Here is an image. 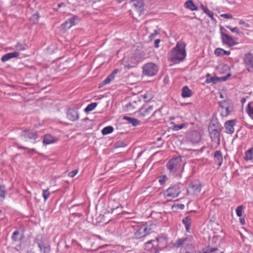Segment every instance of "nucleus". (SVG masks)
Segmentation results:
<instances>
[{"mask_svg":"<svg viewBox=\"0 0 253 253\" xmlns=\"http://www.w3.org/2000/svg\"><path fill=\"white\" fill-rule=\"evenodd\" d=\"M113 80H114V77L112 75H109L99 84V88L102 87L105 84H109Z\"/></svg>","mask_w":253,"mask_h":253,"instance_id":"obj_28","label":"nucleus"},{"mask_svg":"<svg viewBox=\"0 0 253 253\" xmlns=\"http://www.w3.org/2000/svg\"><path fill=\"white\" fill-rule=\"evenodd\" d=\"M153 109V106L152 105H149L146 108H141L139 110V115L143 117L147 116L150 114V113L152 111Z\"/></svg>","mask_w":253,"mask_h":253,"instance_id":"obj_18","label":"nucleus"},{"mask_svg":"<svg viewBox=\"0 0 253 253\" xmlns=\"http://www.w3.org/2000/svg\"><path fill=\"white\" fill-rule=\"evenodd\" d=\"M192 134V136H195V138L192 140V141L193 142H197L200 140V136L199 134L197 132L195 131V132H193Z\"/></svg>","mask_w":253,"mask_h":253,"instance_id":"obj_43","label":"nucleus"},{"mask_svg":"<svg viewBox=\"0 0 253 253\" xmlns=\"http://www.w3.org/2000/svg\"><path fill=\"white\" fill-rule=\"evenodd\" d=\"M221 129L214 128L209 130L211 141L213 142L220 144Z\"/></svg>","mask_w":253,"mask_h":253,"instance_id":"obj_10","label":"nucleus"},{"mask_svg":"<svg viewBox=\"0 0 253 253\" xmlns=\"http://www.w3.org/2000/svg\"><path fill=\"white\" fill-rule=\"evenodd\" d=\"M245 125L249 128H250V129H252L253 128V126L252 125L248 124L247 123L245 124Z\"/></svg>","mask_w":253,"mask_h":253,"instance_id":"obj_63","label":"nucleus"},{"mask_svg":"<svg viewBox=\"0 0 253 253\" xmlns=\"http://www.w3.org/2000/svg\"><path fill=\"white\" fill-rule=\"evenodd\" d=\"M218 251V249L217 248H211L208 247L207 251H204V250H203V252H200L198 253H212Z\"/></svg>","mask_w":253,"mask_h":253,"instance_id":"obj_38","label":"nucleus"},{"mask_svg":"<svg viewBox=\"0 0 253 253\" xmlns=\"http://www.w3.org/2000/svg\"><path fill=\"white\" fill-rule=\"evenodd\" d=\"M182 222L185 226L186 232L190 233V228L191 224V217L189 216L185 217L182 219Z\"/></svg>","mask_w":253,"mask_h":253,"instance_id":"obj_19","label":"nucleus"},{"mask_svg":"<svg viewBox=\"0 0 253 253\" xmlns=\"http://www.w3.org/2000/svg\"><path fill=\"white\" fill-rule=\"evenodd\" d=\"M160 42V39H157L155 41L154 44L155 47L158 48L159 47V42Z\"/></svg>","mask_w":253,"mask_h":253,"instance_id":"obj_57","label":"nucleus"},{"mask_svg":"<svg viewBox=\"0 0 253 253\" xmlns=\"http://www.w3.org/2000/svg\"><path fill=\"white\" fill-rule=\"evenodd\" d=\"M245 160H252L253 159V148H251L248 150L245 154L244 157Z\"/></svg>","mask_w":253,"mask_h":253,"instance_id":"obj_29","label":"nucleus"},{"mask_svg":"<svg viewBox=\"0 0 253 253\" xmlns=\"http://www.w3.org/2000/svg\"><path fill=\"white\" fill-rule=\"evenodd\" d=\"M221 17H223L226 19H231L232 18V15L229 13L222 14L220 15Z\"/></svg>","mask_w":253,"mask_h":253,"instance_id":"obj_51","label":"nucleus"},{"mask_svg":"<svg viewBox=\"0 0 253 253\" xmlns=\"http://www.w3.org/2000/svg\"><path fill=\"white\" fill-rule=\"evenodd\" d=\"M172 124H173V126H172V129L174 131H178L183 128L186 126V124L184 123H182L180 125H176L174 123H172Z\"/></svg>","mask_w":253,"mask_h":253,"instance_id":"obj_36","label":"nucleus"},{"mask_svg":"<svg viewBox=\"0 0 253 253\" xmlns=\"http://www.w3.org/2000/svg\"><path fill=\"white\" fill-rule=\"evenodd\" d=\"M217 128V129H221V127L219 126L218 123H212L211 126L209 127L208 130H210L212 129Z\"/></svg>","mask_w":253,"mask_h":253,"instance_id":"obj_45","label":"nucleus"},{"mask_svg":"<svg viewBox=\"0 0 253 253\" xmlns=\"http://www.w3.org/2000/svg\"><path fill=\"white\" fill-rule=\"evenodd\" d=\"M230 76H231V74L229 73L225 76H223L221 77H218V79H219V82H221V81H223V82L226 81Z\"/></svg>","mask_w":253,"mask_h":253,"instance_id":"obj_49","label":"nucleus"},{"mask_svg":"<svg viewBox=\"0 0 253 253\" xmlns=\"http://www.w3.org/2000/svg\"><path fill=\"white\" fill-rule=\"evenodd\" d=\"M114 130V128L112 126H107L104 127L102 130L101 132L103 135H107L108 134L112 133Z\"/></svg>","mask_w":253,"mask_h":253,"instance_id":"obj_30","label":"nucleus"},{"mask_svg":"<svg viewBox=\"0 0 253 253\" xmlns=\"http://www.w3.org/2000/svg\"><path fill=\"white\" fill-rule=\"evenodd\" d=\"M192 95V92L187 86H184L182 89L181 96L183 98L190 97Z\"/></svg>","mask_w":253,"mask_h":253,"instance_id":"obj_21","label":"nucleus"},{"mask_svg":"<svg viewBox=\"0 0 253 253\" xmlns=\"http://www.w3.org/2000/svg\"><path fill=\"white\" fill-rule=\"evenodd\" d=\"M34 242L38 245L41 253H50V247L49 241L42 234H38L35 239Z\"/></svg>","mask_w":253,"mask_h":253,"instance_id":"obj_3","label":"nucleus"},{"mask_svg":"<svg viewBox=\"0 0 253 253\" xmlns=\"http://www.w3.org/2000/svg\"><path fill=\"white\" fill-rule=\"evenodd\" d=\"M123 119L127 121L129 124H131L134 126H137L140 124L139 121L134 118L124 116Z\"/></svg>","mask_w":253,"mask_h":253,"instance_id":"obj_24","label":"nucleus"},{"mask_svg":"<svg viewBox=\"0 0 253 253\" xmlns=\"http://www.w3.org/2000/svg\"><path fill=\"white\" fill-rule=\"evenodd\" d=\"M201 8L204 11V12L206 13L209 17L211 18V20L213 21H215V19L213 17V12L209 10V9L207 7H205L203 5H201Z\"/></svg>","mask_w":253,"mask_h":253,"instance_id":"obj_27","label":"nucleus"},{"mask_svg":"<svg viewBox=\"0 0 253 253\" xmlns=\"http://www.w3.org/2000/svg\"><path fill=\"white\" fill-rule=\"evenodd\" d=\"M141 229L143 230L142 232L143 233H146V235L149 234V231L150 230V229H148L146 227L142 226L140 227Z\"/></svg>","mask_w":253,"mask_h":253,"instance_id":"obj_53","label":"nucleus"},{"mask_svg":"<svg viewBox=\"0 0 253 253\" xmlns=\"http://www.w3.org/2000/svg\"><path fill=\"white\" fill-rule=\"evenodd\" d=\"M245 67L249 72H253V55L250 52L245 54L243 58Z\"/></svg>","mask_w":253,"mask_h":253,"instance_id":"obj_8","label":"nucleus"},{"mask_svg":"<svg viewBox=\"0 0 253 253\" xmlns=\"http://www.w3.org/2000/svg\"><path fill=\"white\" fill-rule=\"evenodd\" d=\"M97 105V103L93 102L88 104L84 109V111L86 113H88L92 111Z\"/></svg>","mask_w":253,"mask_h":253,"instance_id":"obj_31","label":"nucleus"},{"mask_svg":"<svg viewBox=\"0 0 253 253\" xmlns=\"http://www.w3.org/2000/svg\"><path fill=\"white\" fill-rule=\"evenodd\" d=\"M160 33V30H155L153 33H152L149 36V39L150 40H152L155 37V36Z\"/></svg>","mask_w":253,"mask_h":253,"instance_id":"obj_47","label":"nucleus"},{"mask_svg":"<svg viewBox=\"0 0 253 253\" xmlns=\"http://www.w3.org/2000/svg\"><path fill=\"white\" fill-rule=\"evenodd\" d=\"M78 170L77 169H75L74 170L70 171L68 175H69V176H70L71 177H73L77 174V173H78Z\"/></svg>","mask_w":253,"mask_h":253,"instance_id":"obj_52","label":"nucleus"},{"mask_svg":"<svg viewBox=\"0 0 253 253\" xmlns=\"http://www.w3.org/2000/svg\"><path fill=\"white\" fill-rule=\"evenodd\" d=\"M142 68L143 74L147 76H153L155 75L158 70L156 65L152 62L144 64Z\"/></svg>","mask_w":253,"mask_h":253,"instance_id":"obj_5","label":"nucleus"},{"mask_svg":"<svg viewBox=\"0 0 253 253\" xmlns=\"http://www.w3.org/2000/svg\"><path fill=\"white\" fill-rule=\"evenodd\" d=\"M40 17L39 14L38 13L34 14L30 18V20L34 24H36L38 23L39 21V18Z\"/></svg>","mask_w":253,"mask_h":253,"instance_id":"obj_39","label":"nucleus"},{"mask_svg":"<svg viewBox=\"0 0 253 253\" xmlns=\"http://www.w3.org/2000/svg\"><path fill=\"white\" fill-rule=\"evenodd\" d=\"M239 24H240V25H244V26H245V27H247V28H248V27H250V25H249V24L246 23V22H245L244 21H243V20H240V22H239Z\"/></svg>","mask_w":253,"mask_h":253,"instance_id":"obj_54","label":"nucleus"},{"mask_svg":"<svg viewBox=\"0 0 253 253\" xmlns=\"http://www.w3.org/2000/svg\"><path fill=\"white\" fill-rule=\"evenodd\" d=\"M19 55V53L16 51L7 53L2 56L1 58V61L4 62L10 59L18 57Z\"/></svg>","mask_w":253,"mask_h":253,"instance_id":"obj_15","label":"nucleus"},{"mask_svg":"<svg viewBox=\"0 0 253 253\" xmlns=\"http://www.w3.org/2000/svg\"><path fill=\"white\" fill-rule=\"evenodd\" d=\"M162 108L156 110L152 115L150 118H155V120L159 119L162 116L161 110Z\"/></svg>","mask_w":253,"mask_h":253,"instance_id":"obj_33","label":"nucleus"},{"mask_svg":"<svg viewBox=\"0 0 253 253\" xmlns=\"http://www.w3.org/2000/svg\"><path fill=\"white\" fill-rule=\"evenodd\" d=\"M68 21L69 22H70L71 24H72V26H73V25H75L76 23V22L74 20V18H73L72 17H71V18H69V19H68Z\"/></svg>","mask_w":253,"mask_h":253,"instance_id":"obj_55","label":"nucleus"},{"mask_svg":"<svg viewBox=\"0 0 253 253\" xmlns=\"http://www.w3.org/2000/svg\"><path fill=\"white\" fill-rule=\"evenodd\" d=\"M218 82H219V79H218V77L215 76L211 77L210 74H208L207 75L206 80V83H212V84H215Z\"/></svg>","mask_w":253,"mask_h":253,"instance_id":"obj_23","label":"nucleus"},{"mask_svg":"<svg viewBox=\"0 0 253 253\" xmlns=\"http://www.w3.org/2000/svg\"><path fill=\"white\" fill-rule=\"evenodd\" d=\"M67 118L71 121H76L79 119V114L74 108L68 109L67 112Z\"/></svg>","mask_w":253,"mask_h":253,"instance_id":"obj_13","label":"nucleus"},{"mask_svg":"<svg viewBox=\"0 0 253 253\" xmlns=\"http://www.w3.org/2000/svg\"><path fill=\"white\" fill-rule=\"evenodd\" d=\"M72 18H74L76 23L79 21V18L78 16L74 15L72 17Z\"/></svg>","mask_w":253,"mask_h":253,"instance_id":"obj_61","label":"nucleus"},{"mask_svg":"<svg viewBox=\"0 0 253 253\" xmlns=\"http://www.w3.org/2000/svg\"><path fill=\"white\" fill-rule=\"evenodd\" d=\"M236 123V120H232L227 121L225 123V132L228 134H232L234 131V126Z\"/></svg>","mask_w":253,"mask_h":253,"instance_id":"obj_14","label":"nucleus"},{"mask_svg":"<svg viewBox=\"0 0 253 253\" xmlns=\"http://www.w3.org/2000/svg\"><path fill=\"white\" fill-rule=\"evenodd\" d=\"M214 161L217 164V165L220 167L222 165L223 158L221 151H216L214 154Z\"/></svg>","mask_w":253,"mask_h":253,"instance_id":"obj_16","label":"nucleus"},{"mask_svg":"<svg viewBox=\"0 0 253 253\" xmlns=\"http://www.w3.org/2000/svg\"><path fill=\"white\" fill-rule=\"evenodd\" d=\"M140 101H132L126 105V108L127 111H132L137 107L138 103H140Z\"/></svg>","mask_w":253,"mask_h":253,"instance_id":"obj_20","label":"nucleus"},{"mask_svg":"<svg viewBox=\"0 0 253 253\" xmlns=\"http://www.w3.org/2000/svg\"><path fill=\"white\" fill-rule=\"evenodd\" d=\"M226 27L230 29L232 32H235L237 34L239 33V31L237 27L232 28L230 26H226Z\"/></svg>","mask_w":253,"mask_h":253,"instance_id":"obj_50","label":"nucleus"},{"mask_svg":"<svg viewBox=\"0 0 253 253\" xmlns=\"http://www.w3.org/2000/svg\"><path fill=\"white\" fill-rule=\"evenodd\" d=\"M187 240L188 238L187 237L178 239L176 243L177 244V247H179L182 246L187 241Z\"/></svg>","mask_w":253,"mask_h":253,"instance_id":"obj_35","label":"nucleus"},{"mask_svg":"<svg viewBox=\"0 0 253 253\" xmlns=\"http://www.w3.org/2000/svg\"><path fill=\"white\" fill-rule=\"evenodd\" d=\"M176 207L180 210H183L184 209L185 206L183 204H178L176 205Z\"/></svg>","mask_w":253,"mask_h":253,"instance_id":"obj_59","label":"nucleus"},{"mask_svg":"<svg viewBox=\"0 0 253 253\" xmlns=\"http://www.w3.org/2000/svg\"><path fill=\"white\" fill-rule=\"evenodd\" d=\"M180 193V188L177 185H175L169 187L164 191L165 195L167 197L171 198H174L178 197Z\"/></svg>","mask_w":253,"mask_h":253,"instance_id":"obj_6","label":"nucleus"},{"mask_svg":"<svg viewBox=\"0 0 253 253\" xmlns=\"http://www.w3.org/2000/svg\"><path fill=\"white\" fill-rule=\"evenodd\" d=\"M143 230L139 228L136 232L134 233V236L136 239H139L141 237H143L146 235V233H143L142 232Z\"/></svg>","mask_w":253,"mask_h":253,"instance_id":"obj_32","label":"nucleus"},{"mask_svg":"<svg viewBox=\"0 0 253 253\" xmlns=\"http://www.w3.org/2000/svg\"><path fill=\"white\" fill-rule=\"evenodd\" d=\"M126 146V144L123 141H118L115 144L116 148L124 147Z\"/></svg>","mask_w":253,"mask_h":253,"instance_id":"obj_48","label":"nucleus"},{"mask_svg":"<svg viewBox=\"0 0 253 253\" xmlns=\"http://www.w3.org/2000/svg\"><path fill=\"white\" fill-rule=\"evenodd\" d=\"M62 26L65 29H69L72 26V24L68 21V19L62 24Z\"/></svg>","mask_w":253,"mask_h":253,"instance_id":"obj_44","label":"nucleus"},{"mask_svg":"<svg viewBox=\"0 0 253 253\" xmlns=\"http://www.w3.org/2000/svg\"><path fill=\"white\" fill-rule=\"evenodd\" d=\"M130 4L139 12V14H141L143 10L144 2L142 0H131Z\"/></svg>","mask_w":253,"mask_h":253,"instance_id":"obj_12","label":"nucleus"},{"mask_svg":"<svg viewBox=\"0 0 253 253\" xmlns=\"http://www.w3.org/2000/svg\"><path fill=\"white\" fill-rule=\"evenodd\" d=\"M201 183L198 181H195L189 184L187 192L192 195H198L201 192Z\"/></svg>","mask_w":253,"mask_h":253,"instance_id":"obj_9","label":"nucleus"},{"mask_svg":"<svg viewBox=\"0 0 253 253\" xmlns=\"http://www.w3.org/2000/svg\"><path fill=\"white\" fill-rule=\"evenodd\" d=\"M184 6L185 8L190 9L192 11L197 10L198 7L196 6L192 0H187Z\"/></svg>","mask_w":253,"mask_h":253,"instance_id":"obj_22","label":"nucleus"},{"mask_svg":"<svg viewBox=\"0 0 253 253\" xmlns=\"http://www.w3.org/2000/svg\"><path fill=\"white\" fill-rule=\"evenodd\" d=\"M17 145V146L18 147V149H25V150H27L28 149V148L27 147H23V146H21L19 145H18L17 144H16Z\"/></svg>","mask_w":253,"mask_h":253,"instance_id":"obj_62","label":"nucleus"},{"mask_svg":"<svg viewBox=\"0 0 253 253\" xmlns=\"http://www.w3.org/2000/svg\"><path fill=\"white\" fill-rule=\"evenodd\" d=\"M168 177L166 175H162L160 177L159 180V183L161 185H163L167 180Z\"/></svg>","mask_w":253,"mask_h":253,"instance_id":"obj_46","label":"nucleus"},{"mask_svg":"<svg viewBox=\"0 0 253 253\" xmlns=\"http://www.w3.org/2000/svg\"><path fill=\"white\" fill-rule=\"evenodd\" d=\"M6 188L5 186L0 185V198L1 200H3L5 198Z\"/></svg>","mask_w":253,"mask_h":253,"instance_id":"obj_34","label":"nucleus"},{"mask_svg":"<svg viewBox=\"0 0 253 253\" xmlns=\"http://www.w3.org/2000/svg\"><path fill=\"white\" fill-rule=\"evenodd\" d=\"M240 222L241 223V224L242 225H245L246 222H245V218L244 217H241L240 218Z\"/></svg>","mask_w":253,"mask_h":253,"instance_id":"obj_60","label":"nucleus"},{"mask_svg":"<svg viewBox=\"0 0 253 253\" xmlns=\"http://www.w3.org/2000/svg\"><path fill=\"white\" fill-rule=\"evenodd\" d=\"M56 139L50 134H47L43 136L42 142L43 144L48 145L55 142Z\"/></svg>","mask_w":253,"mask_h":253,"instance_id":"obj_17","label":"nucleus"},{"mask_svg":"<svg viewBox=\"0 0 253 253\" xmlns=\"http://www.w3.org/2000/svg\"><path fill=\"white\" fill-rule=\"evenodd\" d=\"M143 98L145 99V101H149L151 99V96L148 97L147 94H145L144 95H143Z\"/></svg>","mask_w":253,"mask_h":253,"instance_id":"obj_56","label":"nucleus"},{"mask_svg":"<svg viewBox=\"0 0 253 253\" xmlns=\"http://www.w3.org/2000/svg\"><path fill=\"white\" fill-rule=\"evenodd\" d=\"M15 47L17 50L19 51H22L26 49L27 45L25 44L18 42L16 44Z\"/></svg>","mask_w":253,"mask_h":253,"instance_id":"obj_40","label":"nucleus"},{"mask_svg":"<svg viewBox=\"0 0 253 253\" xmlns=\"http://www.w3.org/2000/svg\"><path fill=\"white\" fill-rule=\"evenodd\" d=\"M220 108V115L222 117H227L233 111V103L230 99H225L218 102Z\"/></svg>","mask_w":253,"mask_h":253,"instance_id":"obj_4","label":"nucleus"},{"mask_svg":"<svg viewBox=\"0 0 253 253\" xmlns=\"http://www.w3.org/2000/svg\"><path fill=\"white\" fill-rule=\"evenodd\" d=\"M243 209H244V206L243 205H240L236 208V214L238 216H239V217L242 216Z\"/></svg>","mask_w":253,"mask_h":253,"instance_id":"obj_41","label":"nucleus"},{"mask_svg":"<svg viewBox=\"0 0 253 253\" xmlns=\"http://www.w3.org/2000/svg\"><path fill=\"white\" fill-rule=\"evenodd\" d=\"M221 38L222 42L224 44L228 45L229 46H233L237 43L235 40L231 36L224 33V32H221Z\"/></svg>","mask_w":253,"mask_h":253,"instance_id":"obj_11","label":"nucleus"},{"mask_svg":"<svg viewBox=\"0 0 253 253\" xmlns=\"http://www.w3.org/2000/svg\"><path fill=\"white\" fill-rule=\"evenodd\" d=\"M214 54L218 56H223L224 55H229L230 52L225 50L222 48H217L214 50Z\"/></svg>","mask_w":253,"mask_h":253,"instance_id":"obj_26","label":"nucleus"},{"mask_svg":"<svg viewBox=\"0 0 253 253\" xmlns=\"http://www.w3.org/2000/svg\"><path fill=\"white\" fill-rule=\"evenodd\" d=\"M169 173L173 176L181 177L184 169V165H182L181 157H177L169 160L166 165Z\"/></svg>","mask_w":253,"mask_h":253,"instance_id":"obj_2","label":"nucleus"},{"mask_svg":"<svg viewBox=\"0 0 253 253\" xmlns=\"http://www.w3.org/2000/svg\"><path fill=\"white\" fill-rule=\"evenodd\" d=\"M119 72L118 69H115L110 75H112L114 78H115V75L117 74Z\"/></svg>","mask_w":253,"mask_h":253,"instance_id":"obj_58","label":"nucleus"},{"mask_svg":"<svg viewBox=\"0 0 253 253\" xmlns=\"http://www.w3.org/2000/svg\"><path fill=\"white\" fill-rule=\"evenodd\" d=\"M23 237V234H20V232L17 230L13 233L11 238L13 241L17 242L22 240Z\"/></svg>","mask_w":253,"mask_h":253,"instance_id":"obj_25","label":"nucleus"},{"mask_svg":"<svg viewBox=\"0 0 253 253\" xmlns=\"http://www.w3.org/2000/svg\"><path fill=\"white\" fill-rule=\"evenodd\" d=\"M220 34H221V32H223V31H226V30L224 29L223 27H220Z\"/></svg>","mask_w":253,"mask_h":253,"instance_id":"obj_64","label":"nucleus"},{"mask_svg":"<svg viewBox=\"0 0 253 253\" xmlns=\"http://www.w3.org/2000/svg\"><path fill=\"white\" fill-rule=\"evenodd\" d=\"M50 193L48 189H45L42 191V196L44 198V201H46L48 198Z\"/></svg>","mask_w":253,"mask_h":253,"instance_id":"obj_42","label":"nucleus"},{"mask_svg":"<svg viewBox=\"0 0 253 253\" xmlns=\"http://www.w3.org/2000/svg\"><path fill=\"white\" fill-rule=\"evenodd\" d=\"M20 136L21 137L31 140L34 143L37 142L36 140L38 137L37 131L31 129H25L22 131Z\"/></svg>","mask_w":253,"mask_h":253,"instance_id":"obj_7","label":"nucleus"},{"mask_svg":"<svg viewBox=\"0 0 253 253\" xmlns=\"http://www.w3.org/2000/svg\"><path fill=\"white\" fill-rule=\"evenodd\" d=\"M246 110L250 117L253 119V106H252L251 103L248 104Z\"/></svg>","mask_w":253,"mask_h":253,"instance_id":"obj_37","label":"nucleus"},{"mask_svg":"<svg viewBox=\"0 0 253 253\" xmlns=\"http://www.w3.org/2000/svg\"><path fill=\"white\" fill-rule=\"evenodd\" d=\"M185 46L186 44L184 42H177L169 53V59L174 63L182 60L186 56Z\"/></svg>","mask_w":253,"mask_h":253,"instance_id":"obj_1","label":"nucleus"}]
</instances>
